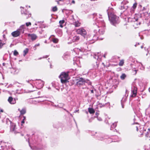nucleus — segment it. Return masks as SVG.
<instances>
[{
    "mask_svg": "<svg viewBox=\"0 0 150 150\" xmlns=\"http://www.w3.org/2000/svg\"><path fill=\"white\" fill-rule=\"evenodd\" d=\"M98 113L97 112H96V115H98Z\"/></svg>",
    "mask_w": 150,
    "mask_h": 150,
    "instance_id": "42",
    "label": "nucleus"
},
{
    "mask_svg": "<svg viewBox=\"0 0 150 150\" xmlns=\"http://www.w3.org/2000/svg\"><path fill=\"white\" fill-rule=\"evenodd\" d=\"M124 63V60H121L120 61L119 63V65L120 66H122Z\"/></svg>",
    "mask_w": 150,
    "mask_h": 150,
    "instance_id": "18",
    "label": "nucleus"
},
{
    "mask_svg": "<svg viewBox=\"0 0 150 150\" xmlns=\"http://www.w3.org/2000/svg\"><path fill=\"white\" fill-rule=\"evenodd\" d=\"M112 127H115L116 126V124H113L112 126Z\"/></svg>",
    "mask_w": 150,
    "mask_h": 150,
    "instance_id": "29",
    "label": "nucleus"
},
{
    "mask_svg": "<svg viewBox=\"0 0 150 150\" xmlns=\"http://www.w3.org/2000/svg\"><path fill=\"white\" fill-rule=\"evenodd\" d=\"M24 123V121L23 120V121H22V123L23 124V123Z\"/></svg>",
    "mask_w": 150,
    "mask_h": 150,
    "instance_id": "40",
    "label": "nucleus"
},
{
    "mask_svg": "<svg viewBox=\"0 0 150 150\" xmlns=\"http://www.w3.org/2000/svg\"><path fill=\"white\" fill-rule=\"evenodd\" d=\"M45 43H46V41H45Z\"/></svg>",
    "mask_w": 150,
    "mask_h": 150,
    "instance_id": "48",
    "label": "nucleus"
},
{
    "mask_svg": "<svg viewBox=\"0 0 150 150\" xmlns=\"http://www.w3.org/2000/svg\"><path fill=\"white\" fill-rule=\"evenodd\" d=\"M18 54V52L16 50H15L13 54L15 56H17Z\"/></svg>",
    "mask_w": 150,
    "mask_h": 150,
    "instance_id": "25",
    "label": "nucleus"
},
{
    "mask_svg": "<svg viewBox=\"0 0 150 150\" xmlns=\"http://www.w3.org/2000/svg\"><path fill=\"white\" fill-rule=\"evenodd\" d=\"M72 2L73 3H75V1H74L73 0V1H72Z\"/></svg>",
    "mask_w": 150,
    "mask_h": 150,
    "instance_id": "41",
    "label": "nucleus"
},
{
    "mask_svg": "<svg viewBox=\"0 0 150 150\" xmlns=\"http://www.w3.org/2000/svg\"><path fill=\"white\" fill-rule=\"evenodd\" d=\"M74 24L75 27H77L80 26V23L79 22L77 21L74 23Z\"/></svg>",
    "mask_w": 150,
    "mask_h": 150,
    "instance_id": "15",
    "label": "nucleus"
},
{
    "mask_svg": "<svg viewBox=\"0 0 150 150\" xmlns=\"http://www.w3.org/2000/svg\"><path fill=\"white\" fill-rule=\"evenodd\" d=\"M133 94L132 95V97H135L137 94L136 90H134L132 92Z\"/></svg>",
    "mask_w": 150,
    "mask_h": 150,
    "instance_id": "21",
    "label": "nucleus"
},
{
    "mask_svg": "<svg viewBox=\"0 0 150 150\" xmlns=\"http://www.w3.org/2000/svg\"><path fill=\"white\" fill-rule=\"evenodd\" d=\"M74 50L75 52L80 51L81 52H83L85 51V50H83V49H80L79 48H75Z\"/></svg>",
    "mask_w": 150,
    "mask_h": 150,
    "instance_id": "17",
    "label": "nucleus"
},
{
    "mask_svg": "<svg viewBox=\"0 0 150 150\" xmlns=\"http://www.w3.org/2000/svg\"><path fill=\"white\" fill-rule=\"evenodd\" d=\"M77 81L76 84L78 86H80L81 85L84 84L85 83H90L89 80H84L82 78H80L79 79L77 80ZM90 84L91 83H90L89 84Z\"/></svg>",
    "mask_w": 150,
    "mask_h": 150,
    "instance_id": "4",
    "label": "nucleus"
},
{
    "mask_svg": "<svg viewBox=\"0 0 150 150\" xmlns=\"http://www.w3.org/2000/svg\"><path fill=\"white\" fill-rule=\"evenodd\" d=\"M3 110L2 109H0V112H3Z\"/></svg>",
    "mask_w": 150,
    "mask_h": 150,
    "instance_id": "35",
    "label": "nucleus"
},
{
    "mask_svg": "<svg viewBox=\"0 0 150 150\" xmlns=\"http://www.w3.org/2000/svg\"><path fill=\"white\" fill-rule=\"evenodd\" d=\"M126 77V75L124 74H122L120 76V78L121 79L123 80Z\"/></svg>",
    "mask_w": 150,
    "mask_h": 150,
    "instance_id": "20",
    "label": "nucleus"
},
{
    "mask_svg": "<svg viewBox=\"0 0 150 150\" xmlns=\"http://www.w3.org/2000/svg\"><path fill=\"white\" fill-rule=\"evenodd\" d=\"M124 8V6H122L121 7V8H120L121 9H123Z\"/></svg>",
    "mask_w": 150,
    "mask_h": 150,
    "instance_id": "34",
    "label": "nucleus"
},
{
    "mask_svg": "<svg viewBox=\"0 0 150 150\" xmlns=\"http://www.w3.org/2000/svg\"><path fill=\"white\" fill-rule=\"evenodd\" d=\"M148 130L149 131L148 133H149L150 134V129H148Z\"/></svg>",
    "mask_w": 150,
    "mask_h": 150,
    "instance_id": "36",
    "label": "nucleus"
},
{
    "mask_svg": "<svg viewBox=\"0 0 150 150\" xmlns=\"http://www.w3.org/2000/svg\"><path fill=\"white\" fill-rule=\"evenodd\" d=\"M88 111L90 114H93L95 112L94 110L91 108H88Z\"/></svg>",
    "mask_w": 150,
    "mask_h": 150,
    "instance_id": "12",
    "label": "nucleus"
},
{
    "mask_svg": "<svg viewBox=\"0 0 150 150\" xmlns=\"http://www.w3.org/2000/svg\"><path fill=\"white\" fill-rule=\"evenodd\" d=\"M28 48H26L24 51H23V56H25L26 54L28 53Z\"/></svg>",
    "mask_w": 150,
    "mask_h": 150,
    "instance_id": "16",
    "label": "nucleus"
},
{
    "mask_svg": "<svg viewBox=\"0 0 150 150\" xmlns=\"http://www.w3.org/2000/svg\"><path fill=\"white\" fill-rule=\"evenodd\" d=\"M138 20V18H137L136 16L134 17L132 19V20L131 21H132L135 22V21L136 22Z\"/></svg>",
    "mask_w": 150,
    "mask_h": 150,
    "instance_id": "22",
    "label": "nucleus"
},
{
    "mask_svg": "<svg viewBox=\"0 0 150 150\" xmlns=\"http://www.w3.org/2000/svg\"><path fill=\"white\" fill-rule=\"evenodd\" d=\"M52 41L54 43H56L58 42V40L57 39L54 38L52 39Z\"/></svg>",
    "mask_w": 150,
    "mask_h": 150,
    "instance_id": "19",
    "label": "nucleus"
},
{
    "mask_svg": "<svg viewBox=\"0 0 150 150\" xmlns=\"http://www.w3.org/2000/svg\"><path fill=\"white\" fill-rule=\"evenodd\" d=\"M137 71L136 70H134L133 71V73L134 74H136L137 73Z\"/></svg>",
    "mask_w": 150,
    "mask_h": 150,
    "instance_id": "28",
    "label": "nucleus"
},
{
    "mask_svg": "<svg viewBox=\"0 0 150 150\" xmlns=\"http://www.w3.org/2000/svg\"><path fill=\"white\" fill-rule=\"evenodd\" d=\"M98 120L101 121L102 120V119L101 118H98Z\"/></svg>",
    "mask_w": 150,
    "mask_h": 150,
    "instance_id": "33",
    "label": "nucleus"
},
{
    "mask_svg": "<svg viewBox=\"0 0 150 150\" xmlns=\"http://www.w3.org/2000/svg\"><path fill=\"white\" fill-rule=\"evenodd\" d=\"M59 77L62 83H66L69 79L68 74L64 72L62 73Z\"/></svg>",
    "mask_w": 150,
    "mask_h": 150,
    "instance_id": "2",
    "label": "nucleus"
},
{
    "mask_svg": "<svg viewBox=\"0 0 150 150\" xmlns=\"http://www.w3.org/2000/svg\"><path fill=\"white\" fill-rule=\"evenodd\" d=\"M140 24V23H139V24Z\"/></svg>",
    "mask_w": 150,
    "mask_h": 150,
    "instance_id": "49",
    "label": "nucleus"
},
{
    "mask_svg": "<svg viewBox=\"0 0 150 150\" xmlns=\"http://www.w3.org/2000/svg\"><path fill=\"white\" fill-rule=\"evenodd\" d=\"M35 25H37V24H36V23H35Z\"/></svg>",
    "mask_w": 150,
    "mask_h": 150,
    "instance_id": "47",
    "label": "nucleus"
},
{
    "mask_svg": "<svg viewBox=\"0 0 150 150\" xmlns=\"http://www.w3.org/2000/svg\"><path fill=\"white\" fill-rule=\"evenodd\" d=\"M21 13L22 14L24 13L25 15H26L27 14L26 13H24V11H23L22 10H21Z\"/></svg>",
    "mask_w": 150,
    "mask_h": 150,
    "instance_id": "30",
    "label": "nucleus"
},
{
    "mask_svg": "<svg viewBox=\"0 0 150 150\" xmlns=\"http://www.w3.org/2000/svg\"><path fill=\"white\" fill-rule=\"evenodd\" d=\"M99 33L101 34H103L104 32V28H102L99 29Z\"/></svg>",
    "mask_w": 150,
    "mask_h": 150,
    "instance_id": "11",
    "label": "nucleus"
},
{
    "mask_svg": "<svg viewBox=\"0 0 150 150\" xmlns=\"http://www.w3.org/2000/svg\"><path fill=\"white\" fill-rule=\"evenodd\" d=\"M137 3H134L133 5V8H134V9H135L136 8V7H137Z\"/></svg>",
    "mask_w": 150,
    "mask_h": 150,
    "instance_id": "26",
    "label": "nucleus"
},
{
    "mask_svg": "<svg viewBox=\"0 0 150 150\" xmlns=\"http://www.w3.org/2000/svg\"><path fill=\"white\" fill-rule=\"evenodd\" d=\"M122 108H124L123 106V105H122Z\"/></svg>",
    "mask_w": 150,
    "mask_h": 150,
    "instance_id": "46",
    "label": "nucleus"
},
{
    "mask_svg": "<svg viewBox=\"0 0 150 150\" xmlns=\"http://www.w3.org/2000/svg\"><path fill=\"white\" fill-rule=\"evenodd\" d=\"M27 35L29 38L32 41L35 40L38 38L37 36L34 33H29L27 34Z\"/></svg>",
    "mask_w": 150,
    "mask_h": 150,
    "instance_id": "6",
    "label": "nucleus"
},
{
    "mask_svg": "<svg viewBox=\"0 0 150 150\" xmlns=\"http://www.w3.org/2000/svg\"><path fill=\"white\" fill-rule=\"evenodd\" d=\"M108 13L109 20L111 23L114 25H115L116 23H118V17H117L115 15L112 13H110L108 10Z\"/></svg>",
    "mask_w": 150,
    "mask_h": 150,
    "instance_id": "1",
    "label": "nucleus"
},
{
    "mask_svg": "<svg viewBox=\"0 0 150 150\" xmlns=\"http://www.w3.org/2000/svg\"><path fill=\"white\" fill-rule=\"evenodd\" d=\"M136 127L137 128V131L138 130V126H136Z\"/></svg>",
    "mask_w": 150,
    "mask_h": 150,
    "instance_id": "38",
    "label": "nucleus"
},
{
    "mask_svg": "<svg viewBox=\"0 0 150 150\" xmlns=\"http://www.w3.org/2000/svg\"><path fill=\"white\" fill-rule=\"evenodd\" d=\"M39 45H40V44L39 43H38V44H36L35 45V47H36V46H39Z\"/></svg>",
    "mask_w": 150,
    "mask_h": 150,
    "instance_id": "32",
    "label": "nucleus"
},
{
    "mask_svg": "<svg viewBox=\"0 0 150 150\" xmlns=\"http://www.w3.org/2000/svg\"><path fill=\"white\" fill-rule=\"evenodd\" d=\"M64 20H62V21H59L60 26L61 27V28L63 27V26L62 25V24H64Z\"/></svg>",
    "mask_w": 150,
    "mask_h": 150,
    "instance_id": "14",
    "label": "nucleus"
},
{
    "mask_svg": "<svg viewBox=\"0 0 150 150\" xmlns=\"http://www.w3.org/2000/svg\"><path fill=\"white\" fill-rule=\"evenodd\" d=\"M36 83L38 85V88L40 89L43 86L44 82L41 80H39L36 82Z\"/></svg>",
    "mask_w": 150,
    "mask_h": 150,
    "instance_id": "7",
    "label": "nucleus"
},
{
    "mask_svg": "<svg viewBox=\"0 0 150 150\" xmlns=\"http://www.w3.org/2000/svg\"><path fill=\"white\" fill-rule=\"evenodd\" d=\"M26 25L27 26H28L29 25H31V23L30 22L26 23Z\"/></svg>",
    "mask_w": 150,
    "mask_h": 150,
    "instance_id": "27",
    "label": "nucleus"
},
{
    "mask_svg": "<svg viewBox=\"0 0 150 150\" xmlns=\"http://www.w3.org/2000/svg\"><path fill=\"white\" fill-rule=\"evenodd\" d=\"M106 55V54H104L103 57H104V58H105Z\"/></svg>",
    "mask_w": 150,
    "mask_h": 150,
    "instance_id": "39",
    "label": "nucleus"
},
{
    "mask_svg": "<svg viewBox=\"0 0 150 150\" xmlns=\"http://www.w3.org/2000/svg\"><path fill=\"white\" fill-rule=\"evenodd\" d=\"M91 92L92 93H93V90H91Z\"/></svg>",
    "mask_w": 150,
    "mask_h": 150,
    "instance_id": "37",
    "label": "nucleus"
},
{
    "mask_svg": "<svg viewBox=\"0 0 150 150\" xmlns=\"http://www.w3.org/2000/svg\"><path fill=\"white\" fill-rule=\"evenodd\" d=\"M144 68L143 67H142V68L141 69H144Z\"/></svg>",
    "mask_w": 150,
    "mask_h": 150,
    "instance_id": "44",
    "label": "nucleus"
},
{
    "mask_svg": "<svg viewBox=\"0 0 150 150\" xmlns=\"http://www.w3.org/2000/svg\"><path fill=\"white\" fill-rule=\"evenodd\" d=\"M131 19V18H129V21H130Z\"/></svg>",
    "mask_w": 150,
    "mask_h": 150,
    "instance_id": "43",
    "label": "nucleus"
},
{
    "mask_svg": "<svg viewBox=\"0 0 150 150\" xmlns=\"http://www.w3.org/2000/svg\"><path fill=\"white\" fill-rule=\"evenodd\" d=\"M11 130L15 134L18 132V131L17 130L16 126L15 125H12L11 127Z\"/></svg>",
    "mask_w": 150,
    "mask_h": 150,
    "instance_id": "9",
    "label": "nucleus"
},
{
    "mask_svg": "<svg viewBox=\"0 0 150 150\" xmlns=\"http://www.w3.org/2000/svg\"><path fill=\"white\" fill-rule=\"evenodd\" d=\"M5 44V43H4L1 40H0V49Z\"/></svg>",
    "mask_w": 150,
    "mask_h": 150,
    "instance_id": "23",
    "label": "nucleus"
},
{
    "mask_svg": "<svg viewBox=\"0 0 150 150\" xmlns=\"http://www.w3.org/2000/svg\"><path fill=\"white\" fill-rule=\"evenodd\" d=\"M8 101L11 104H13L16 103V100L15 98H13L11 97H9L8 99Z\"/></svg>",
    "mask_w": 150,
    "mask_h": 150,
    "instance_id": "8",
    "label": "nucleus"
},
{
    "mask_svg": "<svg viewBox=\"0 0 150 150\" xmlns=\"http://www.w3.org/2000/svg\"><path fill=\"white\" fill-rule=\"evenodd\" d=\"M24 25L21 26L19 29L17 30L16 31H14L11 33V35L13 36L14 37H18L19 36L21 32L23 33H24V30H22V29L23 28Z\"/></svg>",
    "mask_w": 150,
    "mask_h": 150,
    "instance_id": "3",
    "label": "nucleus"
},
{
    "mask_svg": "<svg viewBox=\"0 0 150 150\" xmlns=\"http://www.w3.org/2000/svg\"><path fill=\"white\" fill-rule=\"evenodd\" d=\"M79 39V37L78 36H75L73 37V42H75L78 41Z\"/></svg>",
    "mask_w": 150,
    "mask_h": 150,
    "instance_id": "10",
    "label": "nucleus"
},
{
    "mask_svg": "<svg viewBox=\"0 0 150 150\" xmlns=\"http://www.w3.org/2000/svg\"><path fill=\"white\" fill-rule=\"evenodd\" d=\"M18 110L20 111L21 114V115L24 114L26 112V110L25 109H23L21 110H20V109H19Z\"/></svg>",
    "mask_w": 150,
    "mask_h": 150,
    "instance_id": "13",
    "label": "nucleus"
},
{
    "mask_svg": "<svg viewBox=\"0 0 150 150\" xmlns=\"http://www.w3.org/2000/svg\"><path fill=\"white\" fill-rule=\"evenodd\" d=\"M141 48H143V46H141Z\"/></svg>",
    "mask_w": 150,
    "mask_h": 150,
    "instance_id": "45",
    "label": "nucleus"
},
{
    "mask_svg": "<svg viewBox=\"0 0 150 150\" xmlns=\"http://www.w3.org/2000/svg\"><path fill=\"white\" fill-rule=\"evenodd\" d=\"M77 34H80L83 37H85L86 35V30L83 28H79L76 30Z\"/></svg>",
    "mask_w": 150,
    "mask_h": 150,
    "instance_id": "5",
    "label": "nucleus"
},
{
    "mask_svg": "<svg viewBox=\"0 0 150 150\" xmlns=\"http://www.w3.org/2000/svg\"><path fill=\"white\" fill-rule=\"evenodd\" d=\"M31 16V14H29L28 15V16H26V18H28V17H30Z\"/></svg>",
    "mask_w": 150,
    "mask_h": 150,
    "instance_id": "31",
    "label": "nucleus"
},
{
    "mask_svg": "<svg viewBox=\"0 0 150 150\" xmlns=\"http://www.w3.org/2000/svg\"><path fill=\"white\" fill-rule=\"evenodd\" d=\"M57 8L56 6H55L54 7L52 8V11H56L57 10Z\"/></svg>",
    "mask_w": 150,
    "mask_h": 150,
    "instance_id": "24",
    "label": "nucleus"
}]
</instances>
